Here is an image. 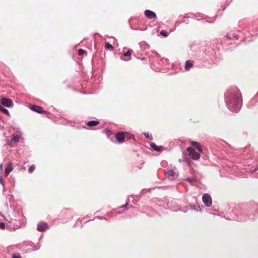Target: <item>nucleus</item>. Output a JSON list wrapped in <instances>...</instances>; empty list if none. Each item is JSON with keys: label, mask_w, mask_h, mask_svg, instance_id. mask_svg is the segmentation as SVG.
<instances>
[{"label": "nucleus", "mask_w": 258, "mask_h": 258, "mask_svg": "<svg viewBox=\"0 0 258 258\" xmlns=\"http://www.w3.org/2000/svg\"><path fill=\"white\" fill-rule=\"evenodd\" d=\"M224 101L230 111H239L242 103V95L239 89L236 87H230L227 89L224 93Z\"/></svg>", "instance_id": "obj_1"}, {"label": "nucleus", "mask_w": 258, "mask_h": 258, "mask_svg": "<svg viewBox=\"0 0 258 258\" xmlns=\"http://www.w3.org/2000/svg\"><path fill=\"white\" fill-rule=\"evenodd\" d=\"M23 133L20 131H16L12 135L11 140H8L5 144V147H10L11 148L16 147L20 142L21 138L22 137Z\"/></svg>", "instance_id": "obj_2"}, {"label": "nucleus", "mask_w": 258, "mask_h": 258, "mask_svg": "<svg viewBox=\"0 0 258 258\" xmlns=\"http://www.w3.org/2000/svg\"><path fill=\"white\" fill-rule=\"evenodd\" d=\"M73 210L70 208L62 209L58 215V220L62 223H66L68 221L73 219Z\"/></svg>", "instance_id": "obj_3"}, {"label": "nucleus", "mask_w": 258, "mask_h": 258, "mask_svg": "<svg viewBox=\"0 0 258 258\" xmlns=\"http://www.w3.org/2000/svg\"><path fill=\"white\" fill-rule=\"evenodd\" d=\"M165 176L170 180H173L178 177V172L175 165L170 164L164 170Z\"/></svg>", "instance_id": "obj_4"}, {"label": "nucleus", "mask_w": 258, "mask_h": 258, "mask_svg": "<svg viewBox=\"0 0 258 258\" xmlns=\"http://www.w3.org/2000/svg\"><path fill=\"white\" fill-rule=\"evenodd\" d=\"M204 52V55L203 56L204 61H208L210 63L215 55L214 50L209 47L208 49H205Z\"/></svg>", "instance_id": "obj_5"}, {"label": "nucleus", "mask_w": 258, "mask_h": 258, "mask_svg": "<svg viewBox=\"0 0 258 258\" xmlns=\"http://www.w3.org/2000/svg\"><path fill=\"white\" fill-rule=\"evenodd\" d=\"M187 151L188 153L189 156L192 159L196 160L200 158V154L199 153L197 152L194 148L191 147H188L187 148Z\"/></svg>", "instance_id": "obj_6"}, {"label": "nucleus", "mask_w": 258, "mask_h": 258, "mask_svg": "<svg viewBox=\"0 0 258 258\" xmlns=\"http://www.w3.org/2000/svg\"><path fill=\"white\" fill-rule=\"evenodd\" d=\"M125 133L126 132H117L116 133L115 138L118 144H122L126 142Z\"/></svg>", "instance_id": "obj_7"}, {"label": "nucleus", "mask_w": 258, "mask_h": 258, "mask_svg": "<svg viewBox=\"0 0 258 258\" xmlns=\"http://www.w3.org/2000/svg\"><path fill=\"white\" fill-rule=\"evenodd\" d=\"M203 202L207 207H210L212 205V198L208 194H204L202 197Z\"/></svg>", "instance_id": "obj_8"}, {"label": "nucleus", "mask_w": 258, "mask_h": 258, "mask_svg": "<svg viewBox=\"0 0 258 258\" xmlns=\"http://www.w3.org/2000/svg\"><path fill=\"white\" fill-rule=\"evenodd\" d=\"M1 102L4 106L7 107H11L13 105L12 100L9 98L3 97L1 99Z\"/></svg>", "instance_id": "obj_9"}, {"label": "nucleus", "mask_w": 258, "mask_h": 258, "mask_svg": "<svg viewBox=\"0 0 258 258\" xmlns=\"http://www.w3.org/2000/svg\"><path fill=\"white\" fill-rule=\"evenodd\" d=\"M30 109L31 110L35 111L36 112H37L38 113H40V114H42V113L46 112V111L43 110L42 107H41L39 106H37L36 105H31L30 107Z\"/></svg>", "instance_id": "obj_10"}, {"label": "nucleus", "mask_w": 258, "mask_h": 258, "mask_svg": "<svg viewBox=\"0 0 258 258\" xmlns=\"http://www.w3.org/2000/svg\"><path fill=\"white\" fill-rule=\"evenodd\" d=\"M49 227L48 224L44 222L39 223L37 225V230L40 232H43Z\"/></svg>", "instance_id": "obj_11"}, {"label": "nucleus", "mask_w": 258, "mask_h": 258, "mask_svg": "<svg viewBox=\"0 0 258 258\" xmlns=\"http://www.w3.org/2000/svg\"><path fill=\"white\" fill-rule=\"evenodd\" d=\"M144 14L149 19H152L156 17V13L150 10H146L144 12Z\"/></svg>", "instance_id": "obj_12"}, {"label": "nucleus", "mask_w": 258, "mask_h": 258, "mask_svg": "<svg viewBox=\"0 0 258 258\" xmlns=\"http://www.w3.org/2000/svg\"><path fill=\"white\" fill-rule=\"evenodd\" d=\"M194 61L192 60L189 59L185 61L184 65V70L186 71H189L194 66Z\"/></svg>", "instance_id": "obj_13"}, {"label": "nucleus", "mask_w": 258, "mask_h": 258, "mask_svg": "<svg viewBox=\"0 0 258 258\" xmlns=\"http://www.w3.org/2000/svg\"><path fill=\"white\" fill-rule=\"evenodd\" d=\"M226 38L227 39H235L237 40L238 39V35L236 34L234 32H230L226 36Z\"/></svg>", "instance_id": "obj_14"}, {"label": "nucleus", "mask_w": 258, "mask_h": 258, "mask_svg": "<svg viewBox=\"0 0 258 258\" xmlns=\"http://www.w3.org/2000/svg\"><path fill=\"white\" fill-rule=\"evenodd\" d=\"M150 146L151 148L157 152H161L162 151V146H158L155 143H151L150 144Z\"/></svg>", "instance_id": "obj_15"}, {"label": "nucleus", "mask_w": 258, "mask_h": 258, "mask_svg": "<svg viewBox=\"0 0 258 258\" xmlns=\"http://www.w3.org/2000/svg\"><path fill=\"white\" fill-rule=\"evenodd\" d=\"M99 122H100L98 120H92L88 121L86 123V124L88 126L91 127L95 126L97 125L99 123Z\"/></svg>", "instance_id": "obj_16"}, {"label": "nucleus", "mask_w": 258, "mask_h": 258, "mask_svg": "<svg viewBox=\"0 0 258 258\" xmlns=\"http://www.w3.org/2000/svg\"><path fill=\"white\" fill-rule=\"evenodd\" d=\"M13 165L11 163H9L7 165V167L5 169V173L6 175H8L10 172H11L13 170Z\"/></svg>", "instance_id": "obj_17"}, {"label": "nucleus", "mask_w": 258, "mask_h": 258, "mask_svg": "<svg viewBox=\"0 0 258 258\" xmlns=\"http://www.w3.org/2000/svg\"><path fill=\"white\" fill-rule=\"evenodd\" d=\"M191 145L192 146L196 147L199 151L202 152V149L201 147L199 145L198 142L196 141H192L191 142Z\"/></svg>", "instance_id": "obj_18"}, {"label": "nucleus", "mask_w": 258, "mask_h": 258, "mask_svg": "<svg viewBox=\"0 0 258 258\" xmlns=\"http://www.w3.org/2000/svg\"><path fill=\"white\" fill-rule=\"evenodd\" d=\"M135 140L134 136L128 132H126L125 133V140L126 141H129L130 140Z\"/></svg>", "instance_id": "obj_19"}, {"label": "nucleus", "mask_w": 258, "mask_h": 258, "mask_svg": "<svg viewBox=\"0 0 258 258\" xmlns=\"http://www.w3.org/2000/svg\"><path fill=\"white\" fill-rule=\"evenodd\" d=\"M183 18H191L194 19V18H196V15L195 14L188 13V14H186V15L183 16Z\"/></svg>", "instance_id": "obj_20"}, {"label": "nucleus", "mask_w": 258, "mask_h": 258, "mask_svg": "<svg viewBox=\"0 0 258 258\" xmlns=\"http://www.w3.org/2000/svg\"><path fill=\"white\" fill-rule=\"evenodd\" d=\"M190 208L191 210H195L196 211H201V210L199 206L190 205Z\"/></svg>", "instance_id": "obj_21"}, {"label": "nucleus", "mask_w": 258, "mask_h": 258, "mask_svg": "<svg viewBox=\"0 0 258 258\" xmlns=\"http://www.w3.org/2000/svg\"><path fill=\"white\" fill-rule=\"evenodd\" d=\"M105 48L107 49L111 50V51L113 50V46L110 43H109L108 42H107L105 43Z\"/></svg>", "instance_id": "obj_22"}, {"label": "nucleus", "mask_w": 258, "mask_h": 258, "mask_svg": "<svg viewBox=\"0 0 258 258\" xmlns=\"http://www.w3.org/2000/svg\"><path fill=\"white\" fill-rule=\"evenodd\" d=\"M0 111L7 114L9 116H10V114L9 110L6 108H4L3 107L0 109Z\"/></svg>", "instance_id": "obj_23"}, {"label": "nucleus", "mask_w": 258, "mask_h": 258, "mask_svg": "<svg viewBox=\"0 0 258 258\" xmlns=\"http://www.w3.org/2000/svg\"><path fill=\"white\" fill-rule=\"evenodd\" d=\"M160 34L161 35L164 37H167L168 36V32L166 31L163 30L160 31Z\"/></svg>", "instance_id": "obj_24"}, {"label": "nucleus", "mask_w": 258, "mask_h": 258, "mask_svg": "<svg viewBox=\"0 0 258 258\" xmlns=\"http://www.w3.org/2000/svg\"><path fill=\"white\" fill-rule=\"evenodd\" d=\"M132 51H133L132 50L129 49L127 51H126V52H124L123 54V55L124 56H129L131 55Z\"/></svg>", "instance_id": "obj_25"}, {"label": "nucleus", "mask_w": 258, "mask_h": 258, "mask_svg": "<svg viewBox=\"0 0 258 258\" xmlns=\"http://www.w3.org/2000/svg\"><path fill=\"white\" fill-rule=\"evenodd\" d=\"M144 135L145 136V137L146 138L148 139L149 140H153V137H152V136L151 135H149L147 133H145L144 134Z\"/></svg>", "instance_id": "obj_26"}, {"label": "nucleus", "mask_w": 258, "mask_h": 258, "mask_svg": "<svg viewBox=\"0 0 258 258\" xmlns=\"http://www.w3.org/2000/svg\"><path fill=\"white\" fill-rule=\"evenodd\" d=\"M87 51L83 49H79L78 50V55H82L84 53H86Z\"/></svg>", "instance_id": "obj_27"}, {"label": "nucleus", "mask_w": 258, "mask_h": 258, "mask_svg": "<svg viewBox=\"0 0 258 258\" xmlns=\"http://www.w3.org/2000/svg\"><path fill=\"white\" fill-rule=\"evenodd\" d=\"M35 166L34 165H32L31 166L29 169H28V172L30 173H32L34 170H35Z\"/></svg>", "instance_id": "obj_28"}, {"label": "nucleus", "mask_w": 258, "mask_h": 258, "mask_svg": "<svg viewBox=\"0 0 258 258\" xmlns=\"http://www.w3.org/2000/svg\"><path fill=\"white\" fill-rule=\"evenodd\" d=\"M184 180L190 183H192L195 181V179L194 178L189 177L185 178Z\"/></svg>", "instance_id": "obj_29"}, {"label": "nucleus", "mask_w": 258, "mask_h": 258, "mask_svg": "<svg viewBox=\"0 0 258 258\" xmlns=\"http://www.w3.org/2000/svg\"><path fill=\"white\" fill-rule=\"evenodd\" d=\"M6 228V224L4 222H0V229L4 230Z\"/></svg>", "instance_id": "obj_30"}, {"label": "nucleus", "mask_w": 258, "mask_h": 258, "mask_svg": "<svg viewBox=\"0 0 258 258\" xmlns=\"http://www.w3.org/2000/svg\"><path fill=\"white\" fill-rule=\"evenodd\" d=\"M104 131L108 136L112 135V133H111V131H110L109 130H108L107 128H105Z\"/></svg>", "instance_id": "obj_31"}, {"label": "nucleus", "mask_w": 258, "mask_h": 258, "mask_svg": "<svg viewBox=\"0 0 258 258\" xmlns=\"http://www.w3.org/2000/svg\"><path fill=\"white\" fill-rule=\"evenodd\" d=\"M127 204H125L124 205H122L120 207H119V209H122V208H123V209H125V210H127Z\"/></svg>", "instance_id": "obj_32"}, {"label": "nucleus", "mask_w": 258, "mask_h": 258, "mask_svg": "<svg viewBox=\"0 0 258 258\" xmlns=\"http://www.w3.org/2000/svg\"><path fill=\"white\" fill-rule=\"evenodd\" d=\"M131 198L132 199V202L135 204L136 205L137 201H135V198L133 196H131Z\"/></svg>", "instance_id": "obj_33"}, {"label": "nucleus", "mask_w": 258, "mask_h": 258, "mask_svg": "<svg viewBox=\"0 0 258 258\" xmlns=\"http://www.w3.org/2000/svg\"><path fill=\"white\" fill-rule=\"evenodd\" d=\"M130 198H131V197H128L126 201V204H127V205H128L129 203L131 202V200H130Z\"/></svg>", "instance_id": "obj_34"}, {"label": "nucleus", "mask_w": 258, "mask_h": 258, "mask_svg": "<svg viewBox=\"0 0 258 258\" xmlns=\"http://www.w3.org/2000/svg\"><path fill=\"white\" fill-rule=\"evenodd\" d=\"M180 23L179 22V21H176L175 22V27L178 26L180 25Z\"/></svg>", "instance_id": "obj_35"}, {"label": "nucleus", "mask_w": 258, "mask_h": 258, "mask_svg": "<svg viewBox=\"0 0 258 258\" xmlns=\"http://www.w3.org/2000/svg\"><path fill=\"white\" fill-rule=\"evenodd\" d=\"M142 43L146 46V48H148L149 47V45L146 42H142Z\"/></svg>", "instance_id": "obj_36"}, {"label": "nucleus", "mask_w": 258, "mask_h": 258, "mask_svg": "<svg viewBox=\"0 0 258 258\" xmlns=\"http://www.w3.org/2000/svg\"><path fill=\"white\" fill-rule=\"evenodd\" d=\"M0 183L3 185V187L4 186V183L3 182L2 176H1L0 178Z\"/></svg>", "instance_id": "obj_37"}, {"label": "nucleus", "mask_w": 258, "mask_h": 258, "mask_svg": "<svg viewBox=\"0 0 258 258\" xmlns=\"http://www.w3.org/2000/svg\"><path fill=\"white\" fill-rule=\"evenodd\" d=\"M184 19L182 20V23H185L186 24H188L189 23L188 20H185L186 18H183Z\"/></svg>", "instance_id": "obj_38"}, {"label": "nucleus", "mask_w": 258, "mask_h": 258, "mask_svg": "<svg viewBox=\"0 0 258 258\" xmlns=\"http://www.w3.org/2000/svg\"><path fill=\"white\" fill-rule=\"evenodd\" d=\"M96 218L99 219V220H103V219H105V217H102V216H98L96 217Z\"/></svg>", "instance_id": "obj_39"}, {"label": "nucleus", "mask_w": 258, "mask_h": 258, "mask_svg": "<svg viewBox=\"0 0 258 258\" xmlns=\"http://www.w3.org/2000/svg\"><path fill=\"white\" fill-rule=\"evenodd\" d=\"M12 258H21L19 255H13Z\"/></svg>", "instance_id": "obj_40"}, {"label": "nucleus", "mask_w": 258, "mask_h": 258, "mask_svg": "<svg viewBox=\"0 0 258 258\" xmlns=\"http://www.w3.org/2000/svg\"><path fill=\"white\" fill-rule=\"evenodd\" d=\"M198 16H199V17H203V14L200 13V14H198Z\"/></svg>", "instance_id": "obj_41"}, {"label": "nucleus", "mask_w": 258, "mask_h": 258, "mask_svg": "<svg viewBox=\"0 0 258 258\" xmlns=\"http://www.w3.org/2000/svg\"><path fill=\"white\" fill-rule=\"evenodd\" d=\"M12 128H13V130H17V131H18V130H17V127H14V126H13V127H12Z\"/></svg>", "instance_id": "obj_42"}, {"label": "nucleus", "mask_w": 258, "mask_h": 258, "mask_svg": "<svg viewBox=\"0 0 258 258\" xmlns=\"http://www.w3.org/2000/svg\"><path fill=\"white\" fill-rule=\"evenodd\" d=\"M178 211H181V212H184V213H186V211H184V210H180V209H179Z\"/></svg>", "instance_id": "obj_43"}, {"label": "nucleus", "mask_w": 258, "mask_h": 258, "mask_svg": "<svg viewBox=\"0 0 258 258\" xmlns=\"http://www.w3.org/2000/svg\"><path fill=\"white\" fill-rule=\"evenodd\" d=\"M2 167H3V165H2V164H1L0 165V169H1V170H2Z\"/></svg>", "instance_id": "obj_44"}, {"label": "nucleus", "mask_w": 258, "mask_h": 258, "mask_svg": "<svg viewBox=\"0 0 258 258\" xmlns=\"http://www.w3.org/2000/svg\"><path fill=\"white\" fill-rule=\"evenodd\" d=\"M123 213V212H118L116 213L117 214H122Z\"/></svg>", "instance_id": "obj_45"}, {"label": "nucleus", "mask_w": 258, "mask_h": 258, "mask_svg": "<svg viewBox=\"0 0 258 258\" xmlns=\"http://www.w3.org/2000/svg\"><path fill=\"white\" fill-rule=\"evenodd\" d=\"M94 220H95V218H94V219H92V220H89V221H94ZM88 221H89V220H88V221H86V222H88Z\"/></svg>", "instance_id": "obj_46"}, {"label": "nucleus", "mask_w": 258, "mask_h": 258, "mask_svg": "<svg viewBox=\"0 0 258 258\" xmlns=\"http://www.w3.org/2000/svg\"><path fill=\"white\" fill-rule=\"evenodd\" d=\"M39 249V248H36V249H34V250H34H34H38V249Z\"/></svg>", "instance_id": "obj_47"}, {"label": "nucleus", "mask_w": 258, "mask_h": 258, "mask_svg": "<svg viewBox=\"0 0 258 258\" xmlns=\"http://www.w3.org/2000/svg\"><path fill=\"white\" fill-rule=\"evenodd\" d=\"M3 107L1 105H0V109L2 108Z\"/></svg>", "instance_id": "obj_48"}, {"label": "nucleus", "mask_w": 258, "mask_h": 258, "mask_svg": "<svg viewBox=\"0 0 258 258\" xmlns=\"http://www.w3.org/2000/svg\"><path fill=\"white\" fill-rule=\"evenodd\" d=\"M179 162H181V159H179Z\"/></svg>", "instance_id": "obj_49"}, {"label": "nucleus", "mask_w": 258, "mask_h": 258, "mask_svg": "<svg viewBox=\"0 0 258 258\" xmlns=\"http://www.w3.org/2000/svg\"><path fill=\"white\" fill-rule=\"evenodd\" d=\"M131 208H134V207H133V206H131Z\"/></svg>", "instance_id": "obj_50"}, {"label": "nucleus", "mask_w": 258, "mask_h": 258, "mask_svg": "<svg viewBox=\"0 0 258 258\" xmlns=\"http://www.w3.org/2000/svg\"><path fill=\"white\" fill-rule=\"evenodd\" d=\"M104 220H107V219L105 217V219Z\"/></svg>", "instance_id": "obj_51"}, {"label": "nucleus", "mask_w": 258, "mask_h": 258, "mask_svg": "<svg viewBox=\"0 0 258 258\" xmlns=\"http://www.w3.org/2000/svg\"><path fill=\"white\" fill-rule=\"evenodd\" d=\"M2 118L0 117V120H1Z\"/></svg>", "instance_id": "obj_52"}]
</instances>
